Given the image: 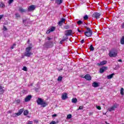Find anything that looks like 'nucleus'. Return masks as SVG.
Masks as SVG:
<instances>
[{
	"label": "nucleus",
	"mask_w": 124,
	"mask_h": 124,
	"mask_svg": "<svg viewBox=\"0 0 124 124\" xmlns=\"http://www.w3.org/2000/svg\"><path fill=\"white\" fill-rule=\"evenodd\" d=\"M31 49H32V46H31V45L30 46L26 47L25 49V52L24 53V56L25 57H30L32 55V52H31Z\"/></svg>",
	"instance_id": "1"
},
{
	"label": "nucleus",
	"mask_w": 124,
	"mask_h": 124,
	"mask_svg": "<svg viewBox=\"0 0 124 124\" xmlns=\"http://www.w3.org/2000/svg\"><path fill=\"white\" fill-rule=\"evenodd\" d=\"M36 102L38 105H42V107H46L47 106V103L41 98H38L36 100Z\"/></svg>",
	"instance_id": "2"
},
{
	"label": "nucleus",
	"mask_w": 124,
	"mask_h": 124,
	"mask_svg": "<svg viewBox=\"0 0 124 124\" xmlns=\"http://www.w3.org/2000/svg\"><path fill=\"white\" fill-rule=\"evenodd\" d=\"M85 28L86 29L87 31L85 32V35L87 36V37H91V36H92L93 35V31H92V30H91L90 28H88L87 26L85 27Z\"/></svg>",
	"instance_id": "3"
},
{
	"label": "nucleus",
	"mask_w": 124,
	"mask_h": 124,
	"mask_svg": "<svg viewBox=\"0 0 124 124\" xmlns=\"http://www.w3.org/2000/svg\"><path fill=\"white\" fill-rule=\"evenodd\" d=\"M44 46L46 48H51L53 47V42L48 41L45 43Z\"/></svg>",
	"instance_id": "4"
},
{
	"label": "nucleus",
	"mask_w": 124,
	"mask_h": 124,
	"mask_svg": "<svg viewBox=\"0 0 124 124\" xmlns=\"http://www.w3.org/2000/svg\"><path fill=\"white\" fill-rule=\"evenodd\" d=\"M108 55L109 57L114 58V57H116V56H117V52L114 50H110L109 52Z\"/></svg>",
	"instance_id": "5"
},
{
	"label": "nucleus",
	"mask_w": 124,
	"mask_h": 124,
	"mask_svg": "<svg viewBox=\"0 0 124 124\" xmlns=\"http://www.w3.org/2000/svg\"><path fill=\"white\" fill-rule=\"evenodd\" d=\"M100 15H101L100 13L95 12L93 14L92 17H93V18H95L96 19H99V17H100Z\"/></svg>",
	"instance_id": "6"
},
{
	"label": "nucleus",
	"mask_w": 124,
	"mask_h": 124,
	"mask_svg": "<svg viewBox=\"0 0 124 124\" xmlns=\"http://www.w3.org/2000/svg\"><path fill=\"white\" fill-rule=\"evenodd\" d=\"M118 108V104H115L113 105L110 108L108 109V111L111 112V111H115V109Z\"/></svg>",
	"instance_id": "7"
},
{
	"label": "nucleus",
	"mask_w": 124,
	"mask_h": 124,
	"mask_svg": "<svg viewBox=\"0 0 124 124\" xmlns=\"http://www.w3.org/2000/svg\"><path fill=\"white\" fill-rule=\"evenodd\" d=\"M23 112H24V109L21 108L18 111V113H14L13 114V117H18V116H20Z\"/></svg>",
	"instance_id": "8"
},
{
	"label": "nucleus",
	"mask_w": 124,
	"mask_h": 124,
	"mask_svg": "<svg viewBox=\"0 0 124 124\" xmlns=\"http://www.w3.org/2000/svg\"><path fill=\"white\" fill-rule=\"evenodd\" d=\"M65 35L66 36H69L72 35V30H69L65 31Z\"/></svg>",
	"instance_id": "9"
},
{
	"label": "nucleus",
	"mask_w": 124,
	"mask_h": 124,
	"mask_svg": "<svg viewBox=\"0 0 124 124\" xmlns=\"http://www.w3.org/2000/svg\"><path fill=\"white\" fill-rule=\"evenodd\" d=\"M55 30H56V28L55 27H51L49 30H48L46 31L47 34H49V33H50V32H52L53 31H55Z\"/></svg>",
	"instance_id": "10"
},
{
	"label": "nucleus",
	"mask_w": 124,
	"mask_h": 124,
	"mask_svg": "<svg viewBox=\"0 0 124 124\" xmlns=\"http://www.w3.org/2000/svg\"><path fill=\"white\" fill-rule=\"evenodd\" d=\"M35 9V6H34V5H31L28 7V11L29 12L33 11V10H34Z\"/></svg>",
	"instance_id": "11"
},
{
	"label": "nucleus",
	"mask_w": 124,
	"mask_h": 124,
	"mask_svg": "<svg viewBox=\"0 0 124 124\" xmlns=\"http://www.w3.org/2000/svg\"><path fill=\"white\" fill-rule=\"evenodd\" d=\"M108 68L106 66H103L100 69V73H103V72H104L105 70H107Z\"/></svg>",
	"instance_id": "12"
},
{
	"label": "nucleus",
	"mask_w": 124,
	"mask_h": 124,
	"mask_svg": "<svg viewBox=\"0 0 124 124\" xmlns=\"http://www.w3.org/2000/svg\"><path fill=\"white\" fill-rule=\"evenodd\" d=\"M84 78L86 79V80H88V81H91V80H92V77L89 74L85 75Z\"/></svg>",
	"instance_id": "13"
},
{
	"label": "nucleus",
	"mask_w": 124,
	"mask_h": 124,
	"mask_svg": "<svg viewBox=\"0 0 124 124\" xmlns=\"http://www.w3.org/2000/svg\"><path fill=\"white\" fill-rule=\"evenodd\" d=\"M31 99V95H29L25 98V102H28V101H30Z\"/></svg>",
	"instance_id": "14"
},
{
	"label": "nucleus",
	"mask_w": 124,
	"mask_h": 124,
	"mask_svg": "<svg viewBox=\"0 0 124 124\" xmlns=\"http://www.w3.org/2000/svg\"><path fill=\"white\" fill-rule=\"evenodd\" d=\"M107 63V61H104L103 62H101L100 63H97V65H99V66H100V65H104V64H106Z\"/></svg>",
	"instance_id": "15"
},
{
	"label": "nucleus",
	"mask_w": 124,
	"mask_h": 124,
	"mask_svg": "<svg viewBox=\"0 0 124 124\" xmlns=\"http://www.w3.org/2000/svg\"><path fill=\"white\" fill-rule=\"evenodd\" d=\"M65 22V19L62 18L58 23L59 26H62V23H64Z\"/></svg>",
	"instance_id": "16"
},
{
	"label": "nucleus",
	"mask_w": 124,
	"mask_h": 124,
	"mask_svg": "<svg viewBox=\"0 0 124 124\" xmlns=\"http://www.w3.org/2000/svg\"><path fill=\"white\" fill-rule=\"evenodd\" d=\"M62 98L63 100H65L67 98V93H64L62 95Z\"/></svg>",
	"instance_id": "17"
},
{
	"label": "nucleus",
	"mask_w": 124,
	"mask_h": 124,
	"mask_svg": "<svg viewBox=\"0 0 124 124\" xmlns=\"http://www.w3.org/2000/svg\"><path fill=\"white\" fill-rule=\"evenodd\" d=\"M92 86L94 87V88H97L98 87H99V85L98 84V83L96 82H94Z\"/></svg>",
	"instance_id": "18"
},
{
	"label": "nucleus",
	"mask_w": 124,
	"mask_h": 124,
	"mask_svg": "<svg viewBox=\"0 0 124 124\" xmlns=\"http://www.w3.org/2000/svg\"><path fill=\"white\" fill-rule=\"evenodd\" d=\"M18 11L19 12H21V13H24V12H26V10L21 7L19 8Z\"/></svg>",
	"instance_id": "19"
},
{
	"label": "nucleus",
	"mask_w": 124,
	"mask_h": 124,
	"mask_svg": "<svg viewBox=\"0 0 124 124\" xmlns=\"http://www.w3.org/2000/svg\"><path fill=\"white\" fill-rule=\"evenodd\" d=\"M4 93V90H3V87L0 86V94H2Z\"/></svg>",
	"instance_id": "20"
},
{
	"label": "nucleus",
	"mask_w": 124,
	"mask_h": 124,
	"mask_svg": "<svg viewBox=\"0 0 124 124\" xmlns=\"http://www.w3.org/2000/svg\"><path fill=\"white\" fill-rule=\"evenodd\" d=\"M55 2L57 4L60 5L61 4V3H62V0H56Z\"/></svg>",
	"instance_id": "21"
},
{
	"label": "nucleus",
	"mask_w": 124,
	"mask_h": 124,
	"mask_svg": "<svg viewBox=\"0 0 124 124\" xmlns=\"http://www.w3.org/2000/svg\"><path fill=\"white\" fill-rule=\"evenodd\" d=\"M114 75H115V74L113 73V74H111L108 76V77H107L108 79H112V78H113V76H114Z\"/></svg>",
	"instance_id": "22"
},
{
	"label": "nucleus",
	"mask_w": 124,
	"mask_h": 124,
	"mask_svg": "<svg viewBox=\"0 0 124 124\" xmlns=\"http://www.w3.org/2000/svg\"><path fill=\"white\" fill-rule=\"evenodd\" d=\"M120 43L122 44V45H124V36H122V38L121 39Z\"/></svg>",
	"instance_id": "23"
},
{
	"label": "nucleus",
	"mask_w": 124,
	"mask_h": 124,
	"mask_svg": "<svg viewBox=\"0 0 124 124\" xmlns=\"http://www.w3.org/2000/svg\"><path fill=\"white\" fill-rule=\"evenodd\" d=\"M72 103H77V98H74L72 99Z\"/></svg>",
	"instance_id": "24"
},
{
	"label": "nucleus",
	"mask_w": 124,
	"mask_h": 124,
	"mask_svg": "<svg viewBox=\"0 0 124 124\" xmlns=\"http://www.w3.org/2000/svg\"><path fill=\"white\" fill-rule=\"evenodd\" d=\"M29 114V110H26L24 111V116H27V115Z\"/></svg>",
	"instance_id": "25"
},
{
	"label": "nucleus",
	"mask_w": 124,
	"mask_h": 124,
	"mask_svg": "<svg viewBox=\"0 0 124 124\" xmlns=\"http://www.w3.org/2000/svg\"><path fill=\"white\" fill-rule=\"evenodd\" d=\"M5 5H4V4L2 2H0V7L2 8L4 7Z\"/></svg>",
	"instance_id": "26"
},
{
	"label": "nucleus",
	"mask_w": 124,
	"mask_h": 124,
	"mask_svg": "<svg viewBox=\"0 0 124 124\" xmlns=\"http://www.w3.org/2000/svg\"><path fill=\"white\" fill-rule=\"evenodd\" d=\"M26 22H27V19H23V24L25 26H27V24L26 23Z\"/></svg>",
	"instance_id": "27"
},
{
	"label": "nucleus",
	"mask_w": 124,
	"mask_h": 124,
	"mask_svg": "<svg viewBox=\"0 0 124 124\" xmlns=\"http://www.w3.org/2000/svg\"><path fill=\"white\" fill-rule=\"evenodd\" d=\"M62 80V77L61 76H60L58 77L57 80L58 81V82L61 81Z\"/></svg>",
	"instance_id": "28"
},
{
	"label": "nucleus",
	"mask_w": 124,
	"mask_h": 124,
	"mask_svg": "<svg viewBox=\"0 0 124 124\" xmlns=\"http://www.w3.org/2000/svg\"><path fill=\"white\" fill-rule=\"evenodd\" d=\"M90 49L91 50V51H93V50H94V47H93V45H91L90 46Z\"/></svg>",
	"instance_id": "29"
},
{
	"label": "nucleus",
	"mask_w": 124,
	"mask_h": 124,
	"mask_svg": "<svg viewBox=\"0 0 124 124\" xmlns=\"http://www.w3.org/2000/svg\"><path fill=\"white\" fill-rule=\"evenodd\" d=\"M72 118V115L71 114H69L67 115V119L69 120V119H71Z\"/></svg>",
	"instance_id": "30"
},
{
	"label": "nucleus",
	"mask_w": 124,
	"mask_h": 124,
	"mask_svg": "<svg viewBox=\"0 0 124 124\" xmlns=\"http://www.w3.org/2000/svg\"><path fill=\"white\" fill-rule=\"evenodd\" d=\"M68 39V37H67V36H63V39H62V41H65V40H67Z\"/></svg>",
	"instance_id": "31"
},
{
	"label": "nucleus",
	"mask_w": 124,
	"mask_h": 124,
	"mask_svg": "<svg viewBox=\"0 0 124 124\" xmlns=\"http://www.w3.org/2000/svg\"><path fill=\"white\" fill-rule=\"evenodd\" d=\"M120 93L122 95H124V89L123 88L121 89Z\"/></svg>",
	"instance_id": "32"
},
{
	"label": "nucleus",
	"mask_w": 124,
	"mask_h": 124,
	"mask_svg": "<svg viewBox=\"0 0 124 124\" xmlns=\"http://www.w3.org/2000/svg\"><path fill=\"white\" fill-rule=\"evenodd\" d=\"M84 20H88L89 19V16L88 15H86L83 17Z\"/></svg>",
	"instance_id": "33"
},
{
	"label": "nucleus",
	"mask_w": 124,
	"mask_h": 124,
	"mask_svg": "<svg viewBox=\"0 0 124 124\" xmlns=\"http://www.w3.org/2000/svg\"><path fill=\"white\" fill-rule=\"evenodd\" d=\"M77 23L78 25H82V24H83V22H82L81 20H79L77 22Z\"/></svg>",
	"instance_id": "34"
},
{
	"label": "nucleus",
	"mask_w": 124,
	"mask_h": 124,
	"mask_svg": "<svg viewBox=\"0 0 124 124\" xmlns=\"http://www.w3.org/2000/svg\"><path fill=\"white\" fill-rule=\"evenodd\" d=\"M96 108H97V109H98V110H101V108L100 107V106L96 105Z\"/></svg>",
	"instance_id": "35"
},
{
	"label": "nucleus",
	"mask_w": 124,
	"mask_h": 124,
	"mask_svg": "<svg viewBox=\"0 0 124 124\" xmlns=\"http://www.w3.org/2000/svg\"><path fill=\"white\" fill-rule=\"evenodd\" d=\"M23 70H24V71H27L28 69L27 68V67H26V66L23 67Z\"/></svg>",
	"instance_id": "36"
},
{
	"label": "nucleus",
	"mask_w": 124,
	"mask_h": 124,
	"mask_svg": "<svg viewBox=\"0 0 124 124\" xmlns=\"http://www.w3.org/2000/svg\"><path fill=\"white\" fill-rule=\"evenodd\" d=\"M16 18H20V15L18 13L16 14Z\"/></svg>",
	"instance_id": "37"
},
{
	"label": "nucleus",
	"mask_w": 124,
	"mask_h": 124,
	"mask_svg": "<svg viewBox=\"0 0 124 124\" xmlns=\"http://www.w3.org/2000/svg\"><path fill=\"white\" fill-rule=\"evenodd\" d=\"M14 0H9L8 1V3L9 4H11V3H12V2H13Z\"/></svg>",
	"instance_id": "38"
},
{
	"label": "nucleus",
	"mask_w": 124,
	"mask_h": 124,
	"mask_svg": "<svg viewBox=\"0 0 124 124\" xmlns=\"http://www.w3.org/2000/svg\"><path fill=\"white\" fill-rule=\"evenodd\" d=\"M83 108H84L83 106H80L78 108V110H82Z\"/></svg>",
	"instance_id": "39"
},
{
	"label": "nucleus",
	"mask_w": 124,
	"mask_h": 124,
	"mask_svg": "<svg viewBox=\"0 0 124 124\" xmlns=\"http://www.w3.org/2000/svg\"><path fill=\"white\" fill-rule=\"evenodd\" d=\"M16 103H20L21 102V100H20V99H18L16 100Z\"/></svg>",
	"instance_id": "40"
},
{
	"label": "nucleus",
	"mask_w": 124,
	"mask_h": 124,
	"mask_svg": "<svg viewBox=\"0 0 124 124\" xmlns=\"http://www.w3.org/2000/svg\"><path fill=\"white\" fill-rule=\"evenodd\" d=\"M3 31H7V28L5 27V26H3Z\"/></svg>",
	"instance_id": "41"
},
{
	"label": "nucleus",
	"mask_w": 124,
	"mask_h": 124,
	"mask_svg": "<svg viewBox=\"0 0 124 124\" xmlns=\"http://www.w3.org/2000/svg\"><path fill=\"white\" fill-rule=\"evenodd\" d=\"M64 28V29H69V26H68V25L65 26Z\"/></svg>",
	"instance_id": "42"
},
{
	"label": "nucleus",
	"mask_w": 124,
	"mask_h": 124,
	"mask_svg": "<svg viewBox=\"0 0 124 124\" xmlns=\"http://www.w3.org/2000/svg\"><path fill=\"white\" fill-rule=\"evenodd\" d=\"M122 29H124V22L121 25Z\"/></svg>",
	"instance_id": "43"
},
{
	"label": "nucleus",
	"mask_w": 124,
	"mask_h": 124,
	"mask_svg": "<svg viewBox=\"0 0 124 124\" xmlns=\"http://www.w3.org/2000/svg\"><path fill=\"white\" fill-rule=\"evenodd\" d=\"M2 17H3V15H0V21L2 18Z\"/></svg>",
	"instance_id": "44"
},
{
	"label": "nucleus",
	"mask_w": 124,
	"mask_h": 124,
	"mask_svg": "<svg viewBox=\"0 0 124 124\" xmlns=\"http://www.w3.org/2000/svg\"><path fill=\"white\" fill-rule=\"evenodd\" d=\"M47 40H51V39H52V38H50V37H47Z\"/></svg>",
	"instance_id": "45"
},
{
	"label": "nucleus",
	"mask_w": 124,
	"mask_h": 124,
	"mask_svg": "<svg viewBox=\"0 0 124 124\" xmlns=\"http://www.w3.org/2000/svg\"><path fill=\"white\" fill-rule=\"evenodd\" d=\"M64 41H62H62H60V44H62V43L64 42Z\"/></svg>",
	"instance_id": "46"
},
{
	"label": "nucleus",
	"mask_w": 124,
	"mask_h": 124,
	"mask_svg": "<svg viewBox=\"0 0 124 124\" xmlns=\"http://www.w3.org/2000/svg\"><path fill=\"white\" fill-rule=\"evenodd\" d=\"M27 124H32V122L30 121V122H28V123Z\"/></svg>",
	"instance_id": "47"
},
{
	"label": "nucleus",
	"mask_w": 124,
	"mask_h": 124,
	"mask_svg": "<svg viewBox=\"0 0 124 124\" xmlns=\"http://www.w3.org/2000/svg\"><path fill=\"white\" fill-rule=\"evenodd\" d=\"M78 32H82V31H80V30H79L78 28Z\"/></svg>",
	"instance_id": "48"
},
{
	"label": "nucleus",
	"mask_w": 124,
	"mask_h": 124,
	"mask_svg": "<svg viewBox=\"0 0 124 124\" xmlns=\"http://www.w3.org/2000/svg\"><path fill=\"white\" fill-rule=\"evenodd\" d=\"M84 39L82 40L81 41V43H82V44L84 43Z\"/></svg>",
	"instance_id": "49"
},
{
	"label": "nucleus",
	"mask_w": 124,
	"mask_h": 124,
	"mask_svg": "<svg viewBox=\"0 0 124 124\" xmlns=\"http://www.w3.org/2000/svg\"><path fill=\"white\" fill-rule=\"evenodd\" d=\"M52 117H57V114L52 115Z\"/></svg>",
	"instance_id": "50"
},
{
	"label": "nucleus",
	"mask_w": 124,
	"mask_h": 124,
	"mask_svg": "<svg viewBox=\"0 0 124 124\" xmlns=\"http://www.w3.org/2000/svg\"><path fill=\"white\" fill-rule=\"evenodd\" d=\"M118 62H122V60H121V59H120V60H118Z\"/></svg>",
	"instance_id": "51"
},
{
	"label": "nucleus",
	"mask_w": 124,
	"mask_h": 124,
	"mask_svg": "<svg viewBox=\"0 0 124 124\" xmlns=\"http://www.w3.org/2000/svg\"><path fill=\"white\" fill-rule=\"evenodd\" d=\"M11 49H14V46H11Z\"/></svg>",
	"instance_id": "52"
},
{
	"label": "nucleus",
	"mask_w": 124,
	"mask_h": 124,
	"mask_svg": "<svg viewBox=\"0 0 124 124\" xmlns=\"http://www.w3.org/2000/svg\"><path fill=\"white\" fill-rule=\"evenodd\" d=\"M105 124H109V123H107V121H105Z\"/></svg>",
	"instance_id": "53"
},
{
	"label": "nucleus",
	"mask_w": 124,
	"mask_h": 124,
	"mask_svg": "<svg viewBox=\"0 0 124 124\" xmlns=\"http://www.w3.org/2000/svg\"><path fill=\"white\" fill-rule=\"evenodd\" d=\"M13 46L14 47V46H16V44H14L13 45Z\"/></svg>",
	"instance_id": "54"
},
{
	"label": "nucleus",
	"mask_w": 124,
	"mask_h": 124,
	"mask_svg": "<svg viewBox=\"0 0 124 124\" xmlns=\"http://www.w3.org/2000/svg\"><path fill=\"white\" fill-rule=\"evenodd\" d=\"M28 44L30 43V40H28Z\"/></svg>",
	"instance_id": "55"
},
{
	"label": "nucleus",
	"mask_w": 124,
	"mask_h": 124,
	"mask_svg": "<svg viewBox=\"0 0 124 124\" xmlns=\"http://www.w3.org/2000/svg\"><path fill=\"white\" fill-rule=\"evenodd\" d=\"M31 86H32V84H31Z\"/></svg>",
	"instance_id": "56"
}]
</instances>
